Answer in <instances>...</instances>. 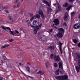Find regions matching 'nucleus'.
Masks as SVG:
<instances>
[{"label":"nucleus","instance_id":"obj_1","mask_svg":"<svg viewBox=\"0 0 80 80\" xmlns=\"http://www.w3.org/2000/svg\"><path fill=\"white\" fill-rule=\"evenodd\" d=\"M55 78L57 80H68V76L65 75L63 76L61 75L55 76Z\"/></svg>","mask_w":80,"mask_h":80},{"label":"nucleus","instance_id":"obj_2","mask_svg":"<svg viewBox=\"0 0 80 80\" xmlns=\"http://www.w3.org/2000/svg\"><path fill=\"white\" fill-rule=\"evenodd\" d=\"M8 19L10 21V23L13 24V23H14V21L13 20V18H12V17H11L10 15H8Z\"/></svg>","mask_w":80,"mask_h":80},{"label":"nucleus","instance_id":"obj_3","mask_svg":"<svg viewBox=\"0 0 80 80\" xmlns=\"http://www.w3.org/2000/svg\"><path fill=\"white\" fill-rule=\"evenodd\" d=\"M74 29H79L80 28V23H77L73 26Z\"/></svg>","mask_w":80,"mask_h":80},{"label":"nucleus","instance_id":"obj_4","mask_svg":"<svg viewBox=\"0 0 80 80\" xmlns=\"http://www.w3.org/2000/svg\"><path fill=\"white\" fill-rule=\"evenodd\" d=\"M47 40V38L44 35H41L40 38V40L41 41H45Z\"/></svg>","mask_w":80,"mask_h":80},{"label":"nucleus","instance_id":"obj_5","mask_svg":"<svg viewBox=\"0 0 80 80\" xmlns=\"http://www.w3.org/2000/svg\"><path fill=\"white\" fill-rule=\"evenodd\" d=\"M60 56H59V55H58L57 56H56L55 55L54 56V60H55L56 61H57V62H58L59 61H60Z\"/></svg>","mask_w":80,"mask_h":80},{"label":"nucleus","instance_id":"obj_6","mask_svg":"<svg viewBox=\"0 0 80 80\" xmlns=\"http://www.w3.org/2000/svg\"><path fill=\"white\" fill-rule=\"evenodd\" d=\"M39 14L41 16V18H45V16H44V14H43V11H42V10H39Z\"/></svg>","mask_w":80,"mask_h":80},{"label":"nucleus","instance_id":"obj_7","mask_svg":"<svg viewBox=\"0 0 80 80\" xmlns=\"http://www.w3.org/2000/svg\"><path fill=\"white\" fill-rule=\"evenodd\" d=\"M53 22L55 23L54 25L56 26H57V25H58L59 24V20H58V19H54Z\"/></svg>","mask_w":80,"mask_h":80},{"label":"nucleus","instance_id":"obj_8","mask_svg":"<svg viewBox=\"0 0 80 80\" xmlns=\"http://www.w3.org/2000/svg\"><path fill=\"white\" fill-rule=\"evenodd\" d=\"M68 13L67 12L65 13V15L63 18V19L65 21L67 20V19H68Z\"/></svg>","mask_w":80,"mask_h":80},{"label":"nucleus","instance_id":"obj_9","mask_svg":"<svg viewBox=\"0 0 80 80\" xmlns=\"http://www.w3.org/2000/svg\"><path fill=\"white\" fill-rule=\"evenodd\" d=\"M48 50H49L51 52H53L54 50V46H50L47 48Z\"/></svg>","mask_w":80,"mask_h":80},{"label":"nucleus","instance_id":"obj_10","mask_svg":"<svg viewBox=\"0 0 80 80\" xmlns=\"http://www.w3.org/2000/svg\"><path fill=\"white\" fill-rule=\"evenodd\" d=\"M26 22H28V27H30H30H31L32 28H34V27H35V26H33V25L30 24V21H29V20L26 21Z\"/></svg>","mask_w":80,"mask_h":80},{"label":"nucleus","instance_id":"obj_11","mask_svg":"<svg viewBox=\"0 0 80 80\" xmlns=\"http://www.w3.org/2000/svg\"><path fill=\"white\" fill-rule=\"evenodd\" d=\"M62 64H63V63L62 62H59V67L60 68V70L63 69V66H62Z\"/></svg>","mask_w":80,"mask_h":80},{"label":"nucleus","instance_id":"obj_12","mask_svg":"<svg viewBox=\"0 0 80 80\" xmlns=\"http://www.w3.org/2000/svg\"><path fill=\"white\" fill-rule=\"evenodd\" d=\"M8 30H9L10 34L14 36V31H12L11 29L10 28H9Z\"/></svg>","mask_w":80,"mask_h":80},{"label":"nucleus","instance_id":"obj_13","mask_svg":"<svg viewBox=\"0 0 80 80\" xmlns=\"http://www.w3.org/2000/svg\"><path fill=\"white\" fill-rule=\"evenodd\" d=\"M76 12L73 11L71 13V17L72 19H73L74 16L75 15Z\"/></svg>","mask_w":80,"mask_h":80},{"label":"nucleus","instance_id":"obj_14","mask_svg":"<svg viewBox=\"0 0 80 80\" xmlns=\"http://www.w3.org/2000/svg\"><path fill=\"white\" fill-rule=\"evenodd\" d=\"M57 37L58 38H61V37H63V34L61 32H58L57 34L56 35Z\"/></svg>","mask_w":80,"mask_h":80},{"label":"nucleus","instance_id":"obj_15","mask_svg":"<svg viewBox=\"0 0 80 80\" xmlns=\"http://www.w3.org/2000/svg\"><path fill=\"white\" fill-rule=\"evenodd\" d=\"M42 1L43 3H45V4H47L48 7H50V4H49L48 2L45 0H42Z\"/></svg>","mask_w":80,"mask_h":80},{"label":"nucleus","instance_id":"obj_16","mask_svg":"<svg viewBox=\"0 0 80 80\" xmlns=\"http://www.w3.org/2000/svg\"><path fill=\"white\" fill-rule=\"evenodd\" d=\"M35 18H38V20H39L40 18V15L39 14H36L34 16Z\"/></svg>","mask_w":80,"mask_h":80},{"label":"nucleus","instance_id":"obj_17","mask_svg":"<svg viewBox=\"0 0 80 80\" xmlns=\"http://www.w3.org/2000/svg\"><path fill=\"white\" fill-rule=\"evenodd\" d=\"M20 2H18V3H17L16 5H14L13 6V7L15 8H19V7H20Z\"/></svg>","mask_w":80,"mask_h":80},{"label":"nucleus","instance_id":"obj_18","mask_svg":"<svg viewBox=\"0 0 80 80\" xmlns=\"http://www.w3.org/2000/svg\"><path fill=\"white\" fill-rule=\"evenodd\" d=\"M60 69H58L55 72V74L56 75H58L60 74Z\"/></svg>","mask_w":80,"mask_h":80},{"label":"nucleus","instance_id":"obj_19","mask_svg":"<svg viewBox=\"0 0 80 80\" xmlns=\"http://www.w3.org/2000/svg\"><path fill=\"white\" fill-rule=\"evenodd\" d=\"M38 24V22L37 21L34 20L33 21V25H37Z\"/></svg>","mask_w":80,"mask_h":80},{"label":"nucleus","instance_id":"obj_20","mask_svg":"<svg viewBox=\"0 0 80 80\" xmlns=\"http://www.w3.org/2000/svg\"><path fill=\"white\" fill-rule=\"evenodd\" d=\"M58 30L60 33H64V29L63 28H59Z\"/></svg>","mask_w":80,"mask_h":80},{"label":"nucleus","instance_id":"obj_21","mask_svg":"<svg viewBox=\"0 0 80 80\" xmlns=\"http://www.w3.org/2000/svg\"><path fill=\"white\" fill-rule=\"evenodd\" d=\"M49 63L48 61H47V62H46L45 65L46 67L47 68H48V67H49Z\"/></svg>","mask_w":80,"mask_h":80},{"label":"nucleus","instance_id":"obj_22","mask_svg":"<svg viewBox=\"0 0 80 80\" xmlns=\"http://www.w3.org/2000/svg\"><path fill=\"white\" fill-rule=\"evenodd\" d=\"M38 29H37L36 28H35L33 32H34V34H35V35H36V34L37 33V31H38Z\"/></svg>","mask_w":80,"mask_h":80},{"label":"nucleus","instance_id":"obj_23","mask_svg":"<svg viewBox=\"0 0 80 80\" xmlns=\"http://www.w3.org/2000/svg\"><path fill=\"white\" fill-rule=\"evenodd\" d=\"M26 68L27 70V71H28V72H29V73L30 72V68H29V67L28 66L26 67Z\"/></svg>","mask_w":80,"mask_h":80},{"label":"nucleus","instance_id":"obj_24","mask_svg":"<svg viewBox=\"0 0 80 80\" xmlns=\"http://www.w3.org/2000/svg\"><path fill=\"white\" fill-rule=\"evenodd\" d=\"M42 23H41L38 26H37L36 28L38 29V30H39V29H40V28L42 27Z\"/></svg>","mask_w":80,"mask_h":80},{"label":"nucleus","instance_id":"obj_25","mask_svg":"<svg viewBox=\"0 0 80 80\" xmlns=\"http://www.w3.org/2000/svg\"><path fill=\"white\" fill-rule=\"evenodd\" d=\"M63 6L64 7H68L69 6V4L67 2H66L63 5Z\"/></svg>","mask_w":80,"mask_h":80},{"label":"nucleus","instance_id":"obj_26","mask_svg":"<svg viewBox=\"0 0 80 80\" xmlns=\"http://www.w3.org/2000/svg\"><path fill=\"white\" fill-rule=\"evenodd\" d=\"M63 28H64V29H66V28H67V23H66V22H65L63 24Z\"/></svg>","mask_w":80,"mask_h":80},{"label":"nucleus","instance_id":"obj_27","mask_svg":"<svg viewBox=\"0 0 80 80\" xmlns=\"http://www.w3.org/2000/svg\"><path fill=\"white\" fill-rule=\"evenodd\" d=\"M59 72L61 74H63V73H64V72H65L63 70V69H60Z\"/></svg>","mask_w":80,"mask_h":80},{"label":"nucleus","instance_id":"obj_28","mask_svg":"<svg viewBox=\"0 0 80 80\" xmlns=\"http://www.w3.org/2000/svg\"><path fill=\"white\" fill-rule=\"evenodd\" d=\"M61 8H60V4H59L58 5V11H60L61 10Z\"/></svg>","mask_w":80,"mask_h":80},{"label":"nucleus","instance_id":"obj_29","mask_svg":"<svg viewBox=\"0 0 80 80\" xmlns=\"http://www.w3.org/2000/svg\"><path fill=\"white\" fill-rule=\"evenodd\" d=\"M73 41L74 43H75V44H77V42H78V41L76 39H73Z\"/></svg>","mask_w":80,"mask_h":80},{"label":"nucleus","instance_id":"obj_30","mask_svg":"<svg viewBox=\"0 0 80 80\" xmlns=\"http://www.w3.org/2000/svg\"><path fill=\"white\" fill-rule=\"evenodd\" d=\"M62 42H59V49L62 48Z\"/></svg>","mask_w":80,"mask_h":80},{"label":"nucleus","instance_id":"obj_31","mask_svg":"<svg viewBox=\"0 0 80 80\" xmlns=\"http://www.w3.org/2000/svg\"><path fill=\"white\" fill-rule=\"evenodd\" d=\"M1 27L3 28V29H4V30H8V28H9V27H6V28H5L3 26H2Z\"/></svg>","mask_w":80,"mask_h":80},{"label":"nucleus","instance_id":"obj_32","mask_svg":"<svg viewBox=\"0 0 80 80\" xmlns=\"http://www.w3.org/2000/svg\"><path fill=\"white\" fill-rule=\"evenodd\" d=\"M54 25H55V24H53L52 26V28L54 29L55 28V29H57V28H58L57 27V26H54Z\"/></svg>","mask_w":80,"mask_h":80},{"label":"nucleus","instance_id":"obj_33","mask_svg":"<svg viewBox=\"0 0 80 80\" xmlns=\"http://www.w3.org/2000/svg\"><path fill=\"white\" fill-rule=\"evenodd\" d=\"M59 4V3H58V2H57L55 4L54 3L53 4V5L55 7H57V6H58Z\"/></svg>","mask_w":80,"mask_h":80},{"label":"nucleus","instance_id":"obj_34","mask_svg":"<svg viewBox=\"0 0 80 80\" xmlns=\"http://www.w3.org/2000/svg\"><path fill=\"white\" fill-rule=\"evenodd\" d=\"M50 57L51 59H53V57H54V54H52L50 56Z\"/></svg>","mask_w":80,"mask_h":80},{"label":"nucleus","instance_id":"obj_35","mask_svg":"<svg viewBox=\"0 0 80 80\" xmlns=\"http://www.w3.org/2000/svg\"><path fill=\"white\" fill-rule=\"evenodd\" d=\"M34 18H35V16H34V17L32 16L31 18L30 19V21H31V22H32V21L33 20V19H34Z\"/></svg>","mask_w":80,"mask_h":80},{"label":"nucleus","instance_id":"obj_36","mask_svg":"<svg viewBox=\"0 0 80 80\" xmlns=\"http://www.w3.org/2000/svg\"><path fill=\"white\" fill-rule=\"evenodd\" d=\"M54 65V67H58V64L57 63H55Z\"/></svg>","mask_w":80,"mask_h":80},{"label":"nucleus","instance_id":"obj_37","mask_svg":"<svg viewBox=\"0 0 80 80\" xmlns=\"http://www.w3.org/2000/svg\"><path fill=\"white\" fill-rule=\"evenodd\" d=\"M2 57L4 58V60H7V58L5 56V55H3L2 56Z\"/></svg>","mask_w":80,"mask_h":80},{"label":"nucleus","instance_id":"obj_38","mask_svg":"<svg viewBox=\"0 0 80 80\" xmlns=\"http://www.w3.org/2000/svg\"><path fill=\"white\" fill-rule=\"evenodd\" d=\"M3 7L4 9H5L6 10L8 8L6 6H4Z\"/></svg>","mask_w":80,"mask_h":80},{"label":"nucleus","instance_id":"obj_39","mask_svg":"<svg viewBox=\"0 0 80 80\" xmlns=\"http://www.w3.org/2000/svg\"><path fill=\"white\" fill-rule=\"evenodd\" d=\"M48 10L50 12H52V8H48Z\"/></svg>","mask_w":80,"mask_h":80},{"label":"nucleus","instance_id":"obj_40","mask_svg":"<svg viewBox=\"0 0 80 80\" xmlns=\"http://www.w3.org/2000/svg\"><path fill=\"white\" fill-rule=\"evenodd\" d=\"M1 63H2V65H3V63H5V61H3L2 60L1 61Z\"/></svg>","mask_w":80,"mask_h":80},{"label":"nucleus","instance_id":"obj_41","mask_svg":"<svg viewBox=\"0 0 80 80\" xmlns=\"http://www.w3.org/2000/svg\"><path fill=\"white\" fill-rule=\"evenodd\" d=\"M13 15L14 18H17L18 17V15L17 14H14Z\"/></svg>","mask_w":80,"mask_h":80},{"label":"nucleus","instance_id":"obj_42","mask_svg":"<svg viewBox=\"0 0 80 80\" xmlns=\"http://www.w3.org/2000/svg\"><path fill=\"white\" fill-rule=\"evenodd\" d=\"M8 41L10 42H13V39H10L9 40H8Z\"/></svg>","mask_w":80,"mask_h":80},{"label":"nucleus","instance_id":"obj_43","mask_svg":"<svg viewBox=\"0 0 80 80\" xmlns=\"http://www.w3.org/2000/svg\"><path fill=\"white\" fill-rule=\"evenodd\" d=\"M44 74V72L41 71V75H43Z\"/></svg>","mask_w":80,"mask_h":80},{"label":"nucleus","instance_id":"obj_44","mask_svg":"<svg viewBox=\"0 0 80 80\" xmlns=\"http://www.w3.org/2000/svg\"><path fill=\"white\" fill-rule=\"evenodd\" d=\"M59 50L61 52V54H62V48L59 49Z\"/></svg>","mask_w":80,"mask_h":80},{"label":"nucleus","instance_id":"obj_45","mask_svg":"<svg viewBox=\"0 0 80 80\" xmlns=\"http://www.w3.org/2000/svg\"><path fill=\"white\" fill-rule=\"evenodd\" d=\"M77 46H78V47H79V48H80V42H79Z\"/></svg>","mask_w":80,"mask_h":80},{"label":"nucleus","instance_id":"obj_46","mask_svg":"<svg viewBox=\"0 0 80 80\" xmlns=\"http://www.w3.org/2000/svg\"><path fill=\"white\" fill-rule=\"evenodd\" d=\"M66 10H68V11H69V10H70V8H69L68 7V8H67L66 9Z\"/></svg>","mask_w":80,"mask_h":80},{"label":"nucleus","instance_id":"obj_47","mask_svg":"<svg viewBox=\"0 0 80 80\" xmlns=\"http://www.w3.org/2000/svg\"><path fill=\"white\" fill-rule=\"evenodd\" d=\"M28 77H29V78H32V80H33V79L34 78L32 77H31V76H28Z\"/></svg>","mask_w":80,"mask_h":80},{"label":"nucleus","instance_id":"obj_48","mask_svg":"<svg viewBox=\"0 0 80 80\" xmlns=\"http://www.w3.org/2000/svg\"><path fill=\"white\" fill-rule=\"evenodd\" d=\"M68 7L71 8H72L73 7V6L71 5H69V6H68Z\"/></svg>","mask_w":80,"mask_h":80},{"label":"nucleus","instance_id":"obj_49","mask_svg":"<svg viewBox=\"0 0 80 80\" xmlns=\"http://www.w3.org/2000/svg\"><path fill=\"white\" fill-rule=\"evenodd\" d=\"M68 1L70 2H73L74 0H68Z\"/></svg>","mask_w":80,"mask_h":80},{"label":"nucleus","instance_id":"obj_50","mask_svg":"<svg viewBox=\"0 0 80 80\" xmlns=\"http://www.w3.org/2000/svg\"><path fill=\"white\" fill-rule=\"evenodd\" d=\"M49 31L50 32H52L53 31V29L51 28V29H49Z\"/></svg>","mask_w":80,"mask_h":80},{"label":"nucleus","instance_id":"obj_51","mask_svg":"<svg viewBox=\"0 0 80 80\" xmlns=\"http://www.w3.org/2000/svg\"><path fill=\"white\" fill-rule=\"evenodd\" d=\"M29 15L30 17H33V14L32 13H30Z\"/></svg>","mask_w":80,"mask_h":80},{"label":"nucleus","instance_id":"obj_52","mask_svg":"<svg viewBox=\"0 0 80 80\" xmlns=\"http://www.w3.org/2000/svg\"><path fill=\"white\" fill-rule=\"evenodd\" d=\"M8 46H9V45H8V44H7L6 45H5L4 47H5V48H6V47H8Z\"/></svg>","mask_w":80,"mask_h":80},{"label":"nucleus","instance_id":"obj_53","mask_svg":"<svg viewBox=\"0 0 80 80\" xmlns=\"http://www.w3.org/2000/svg\"><path fill=\"white\" fill-rule=\"evenodd\" d=\"M24 47L25 48V49H27V48H28V46H27V45H25Z\"/></svg>","mask_w":80,"mask_h":80},{"label":"nucleus","instance_id":"obj_54","mask_svg":"<svg viewBox=\"0 0 80 80\" xmlns=\"http://www.w3.org/2000/svg\"><path fill=\"white\" fill-rule=\"evenodd\" d=\"M40 73H41V71H39L37 72V74H40Z\"/></svg>","mask_w":80,"mask_h":80},{"label":"nucleus","instance_id":"obj_55","mask_svg":"<svg viewBox=\"0 0 80 80\" xmlns=\"http://www.w3.org/2000/svg\"><path fill=\"white\" fill-rule=\"evenodd\" d=\"M19 66H22V63L21 62H20L19 63Z\"/></svg>","mask_w":80,"mask_h":80},{"label":"nucleus","instance_id":"obj_56","mask_svg":"<svg viewBox=\"0 0 80 80\" xmlns=\"http://www.w3.org/2000/svg\"><path fill=\"white\" fill-rule=\"evenodd\" d=\"M18 2V0H17L16 1V3L17 4Z\"/></svg>","mask_w":80,"mask_h":80},{"label":"nucleus","instance_id":"obj_57","mask_svg":"<svg viewBox=\"0 0 80 80\" xmlns=\"http://www.w3.org/2000/svg\"><path fill=\"white\" fill-rule=\"evenodd\" d=\"M15 33H19V32L18 31H15Z\"/></svg>","mask_w":80,"mask_h":80},{"label":"nucleus","instance_id":"obj_58","mask_svg":"<svg viewBox=\"0 0 80 80\" xmlns=\"http://www.w3.org/2000/svg\"><path fill=\"white\" fill-rule=\"evenodd\" d=\"M5 12L6 13H8V10H5Z\"/></svg>","mask_w":80,"mask_h":80},{"label":"nucleus","instance_id":"obj_59","mask_svg":"<svg viewBox=\"0 0 80 80\" xmlns=\"http://www.w3.org/2000/svg\"><path fill=\"white\" fill-rule=\"evenodd\" d=\"M5 48L4 46H2L1 47V48Z\"/></svg>","mask_w":80,"mask_h":80},{"label":"nucleus","instance_id":"obj_60","mask_svg":"<svg viewBox=\"0 0 80 80\" xmlns=\"http://www.w3.org/2000/svg\"><path fill=\"white\" fill-rule=\"evenodd\" d=\"M2 79H3V77H0V80H2Z\"/></svg>","mask_w":80,"mask_h":80},{"label":"nucleus","instance_id":"obj_61","mask_svg":"<svg viewBox=\"0 0 80 80\" xmlns=\"http://www.w3.org/2000/svg\"><path fill=\"white\" fill-rule=\"evenodd\" d=\"M27 64H28V65H31V63L30 62H28L27 63Z\"/></svg>","mask_w":80,"mask_h":80},{"label":"nucleus","instance_id":"obj_62","mask_svg":"<svg viewBox=\"0 0 80 80\" xmlns=\"http://www.w3.org/2000/svg\"><path fill=\"white\" fill-rule=\"evenodd\" d=\"M0 22H3V21L1 19H0Z\"/></svg>","mask_w":80,"mask_h":80},{"label":"nucleus","instance_id":"obj_63","mask_svg":"<svg viewBox=\"0 0 80 80\" xmlns=\"http://www.w3.org/2000/svg\"><path fill=\"white\" fill-rule=\"evenodd\" d=\"M22 30H23V28H21V29H20V31H22Z\"/></svg>","mask_w":80,"mask_h":80},{"label":"nucleus","instance_id":"obj_64","mask_svg":"<svg viewBox=\"0 0 80 80\" xmlns=\"http://www.w3.org/2000/svg\"><path fill=\"white\" fill-rule=\"evenodd\" d=\"M78 18L80 19V13L79 15Z\"/></svg>","mask_w":80,"mask_h":80}]
</instances>
